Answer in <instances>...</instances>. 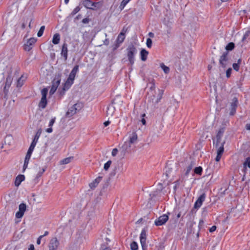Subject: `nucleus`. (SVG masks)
I'll return each instance as SVG.
<instances>
[{
    "instance_id": "nucleus-1",
    "label": "nucleus",
    "mask_w": 250,
    "mask_h": 250,
    "mask_svg": "<svg viewBox=\"0 0 250 250\" xmlns=\"http://www.w3.org/2000/svg\"><path fill=\"white\" fill-rule=\"evenodd\" d=\"M79 70V65H76L72 70L70 72L69 77L67 79L66 82L64 83L62 90L60 91V94L62 96L64 95V92L66 90H68L71 85L73 83L74 80L75 79L76 74L78 72Z\"/></svg>"
},
{
    "instance_id": "nucleus-2",
    "label": "nucleus",
    "mask_w": 250,
    "mask_h": 250,
    "mask_svg": "<svg viewBox=\"0 0 250 250\" xmlns=\"http://www.w3.org/2000/svg\"><path fill=\"white\" fill-rule=\"evenodd\" d=\"M83 104L78 102L70 107L68 111L66 112L65 117L66 118H70L76 114L83 108Z\"/></svg>"
},
{
    "instance_id": "nucleus-3",
    "label": "nucleus",
    "mask_w": 250,
    "mask_h": 250,
    "mask_svg": "<svg viewBox=\"0 0 250 250\" xmlns=\"http://www.w3.org/2000/svg\"><path fill=\"white\" fill-rule=\"evenodd\" d=\"M164 94V90L162 89H158V94L156 97L154 95L151 97H148V102L154 107L160 102Z\"/></svg>"
},
{
    "instance_id": "nucleus-4",
    "label": "nucleus",
    "mask_w": 250,
    "mask_h": 250,
    "mask_svg": "<svg viewBox=\"0 0 250 250\" xmlns=\"http://www.w3.org/2000/svg\"><path fill=\"white\" fill-rule=\"evenodd\" d=\"M61 76L62 74L61 73H58L55 75V77L52 81L51 88L49 92V94L50 95L53 94L56 91L60 83Z\"/></svg>"
},
{
    "instance_id": "nucleus-5",
    "label": "nucleus",
    "mask_w": 250,
    "mask_h": 250,
    "mask_svg": "<svg viewBox=\"0 0 250 250\" xmlns=\"http://www.w3.org/2000/svg\"><path fill=\"white\" fill-rule=\"evenodd\" d=\"M238 104L237 98L234 96L229 102L228 109L229 111L230 115H234L236 113V109Z\"/></svg>"
},
{
    "instance_id": "nucleus-6",
    "label": "nucleus",
    "mask_w": 250,
    "mask_h": 250,
    "mask_svg": "<svg viewBox=\"0 0 250 250\" xmlns=\"http://www.w3.org/2000/svg\"><path fill=\"white\" fill-rule=\"evenodd\" d=\"M126 50L128 61L132 64L134 62V56L137 53V49L134 45L130 44L128 46Z\"/></svg>"
},
{
    "instance_id": "nucleus-7",
    "label": "nucleus",
    "mask_w": 250,
    "mask_h": 250,
    "mask_svg": "<svg viewBox=\"0 0 250 250\" xmlns=\"http://www.w3.org/2000/svg\"><path fill=\"white\" fill-rule=\"evenodd\" d=\"M48 93V89L44 88L41 91L42 98L39 104V106L42 109L45 108L47 102L46 99V95Z\"/></svg>"
},
{
    "instance_id": "nucleus-8",
    "label": "nucleus",
    "mask_w": 250,
    "mask_h": 250,
    "mask_svg": "<svg viewBox=\"0 0 250 250\" xmlns=\"http://www.w3.org/2000/svg\"><path fill=\"white\" fill-rule=\"evenodd\" d=\"M224 132V129L223 128H220L216 135V146H221L222 145L224 146L225 141L222 140V137Z\"/></svg>"
},
{
    "instance_id": "nucleus-9",
    "label": "nucleus",
    "mask_w": 250,
    "mask_h": 250,
    "mask_svg": "<svg viewBox=\"0 0 250 250\" xmlns=\"http://www.w3.org/2000/svg\"><path fill=\"white\" fill-rule=\"evenodd\" d=\"M168 220V216L167 214H163L156 219L154 224L157 226H162L165 224Z\"/></svg>"
},
{
    "instance_id": "nucleus-10",
    "label": "nucleus",
    "mask_w": 250,
    "mask_h": 250,
    "mask_svg": "<svg viewBox=\"0 0 250 250\" xmlns=\"http://www.w3.org/2000/svg\"><path fill=\"white\" fill-rule=\"evenodd\" d=\"M131 144L128 141H125L121 147L120 150L122 156H124L126 153L130 151Z\"/></svg>"
},
{
    "instance_id": "nucleus-11",
    "label": "nucleus",
    "mask_w": 250,
    "mask_h": 250,
    "mask_svg": "<svg viewBox=\"0 0 250 250\" xmlns=\"http://www.w3.org/2000/svg\"><path fill=\"white\" fill-rule=\"evenodd\" d=\"M36 41L37 39L35 38H31L28 39L26 42L24 44V49L27 51L31 50Z\"/></svg>"
},
{
    "instance_id": "nucleus-12",
    "label": "nucleus",
    "mask_w": 250,
    "mask_h": 250,
    "mask_svg": "<svg viewBox=\"0 0 250 250\" xmlns=\"http://www.w3.org/2000/svg\"><path fill=\"white\" fill-rule=\"evenodd\" d=\"M229 61L228 53L227 52H224L221 56L219 59V63L223 67H226Z\"/></svg>"
},
{
    "instance_id": "nucleus-13",
    "label": "nucleus",
    "mask_w": 250,
    "mask_h": 250,
    "mask_svg": "<svg viewBox=\"0 0 250 250\" xmlns=\"http://www.w3.org/2000/svg\"><path fill=\"white\" fill-rule=\"evenodd\" d=\"M26 209L25 204L21 203L19 206V211L16 213V217L17 218H21L24 215V212Z\"/></svg>"
},
{
    "instance_id": "nucleus-14",
    "label": "nucleus",
    "mask_w": 250,
    "mask_h": 250,
    "mask_svg": "<svg viewBox=\"0 0 250 250\" xmlns=\"http://www.w3.org/2000/svg\"><path fill=\"white\" fill-rule=\"evenodd\" d=\"M59 245V242L57 238H52L49 243L48 247L49 250H56Z\"/></svg>"
},
{
    "instance_id": "nucleus-15",
    "label": "nucleus",
    "mask_w": 250,
    "mask_h": 250,
    "mask_svg": "<svg viewBox=\"0 0 250 250\" xmlns=\"http://www.w3.org/2000/svg\"><path fill=\"white\" fill-rule=\"evenodd\" d=\"M146 230L145 229H143L141 231L140 236V243L143 250H145L146 248Z\"/></svg>"
},
{
    "instance_id": "nucleus-16",
    "label": "nucleus",
    "mask_w": 250,
    "mask_h": 250,
    "mask_svg": "<svg viewBox=\"0 0 250 250\" xmlns=\"http://www.w3.org/2000/svg\"><path fill=\"white\" fill-rule=\"evenodd\" d=\"M128 142L131 144H134L137 143L138 140V136L136 132H129L128 133Z\"/></svg>"
},
{
    "instance_id": "nucleus-17",
    "label": "nucleus",
    "mask_w": 250,
    "mask_h": 250,
    "mask_svg": "<svg viewBox=\"0 0 250 250\" xmlns=\"http://www.w3.org/2000/svg\"><path fill=\"white\" fill-rule=\"evenodd\" d=\"M12 80L13 78L11 75L10 74L8 75L5 82V85L3 89V91L5 94H7L8 92V89L12 83Z\"/></svg>"
},
{
    "instance_id": "nucleus-18",
    "label": "nucleus",
    "mask_w": 250,
    "mask_h": 250,
    "mask_svg": "<svg viewBox=\"0 0 250 250\" xmlns=\"http://www.w3.org/2000/svg\"><path fill=\"white\" fill-rule=\"evenodd\" d=\"M205 198L206 194L205 193H203L201 195L194 204V208H199L202 205L203 202L205 201Z\"/></svg>"
},
{
    "instance_id": "nucleus-19",
    "label": "nucleus",
    "mask_w": 250,
    "mask_h": 250,
    "mask_svg": "<svg viewBox=\"0 0 250 250\" xmlns=\"http://www.w3.org/2000/svg\"><path fill=\"white\" fill-rule=\"evenodd\" d=\"M61 54L63 57L64 61H66L67 59L68 54L67 44L66 42L63 43L62 45Z\"/></svg>"
},
{
    "instance_id": "nucleus-20",
    "label": "nucleus",
    "mask_w": 250,
    "mask_h": 250,
    "mask_svg": "<svg viewBox=\"0 0 250 250\" xmlns=\"http://www.w3.org/2000/svg\"><path fill=\"white\" fill-rule=\"evenodd\" d=\"M216 147L217 148V155L215 158V160L217 162H219L220 160L222 155L224 152V146L221 145V146H216Z\"/></svg>"
},
{
    "instance_id": "nucleus-21",
    "label": "nucleus",
    "mask_w": 250,
    "mask_h": 250,
    "mask_svg": "<svg viewBox=\"0 0 250 250\" xmlns=\"http://www.w3.org/2000/svg\"><path fill=\"white\" fill-rule=\"evenodd\" d=\"M102 177L99 176L96 179H95L92 182L89 184V187L91 189L95 188L97 185L99 184L100 182L101 181Z\"/></svg>"
},
{
    "instance_id": "nucleus-22",
    "label": "nucleus",
    "mask_w": 250,
    "mask_h": 250,
    "mask_svg": "<svg viewBox=\"0 0 250 250\" xmlns=\"http://www.w3.org/2000/svg\"><path fill=\"white\" fill-rule=\"evenodd\" d=\"M162 190V186L161 184H160L159 188H157L156 191H153L149 194V196L151 199H152L153 197L158 196Z\"/></svg>"
},
{
    "instance_id": "nucleus-23",
    "label": "nucleus",
    "mask_w": 250,
    "mask_h": 250,
    "mask_svg": "<svg viewBox=\"0 0 250 250\" xmlns=\"http://www.w3.org/2000/svg\"><path fill=\"white\" fill-rule=\"evenodd\" d=\"M24 179L25 177L23 175H19L15 179V185L18 187Z\"/></svg>"
},
{
    "instance_id": "nucleus-24",
    "label": "nucleus",
    "mask_w": 250,
    "mask_h": 250,
    "mask_svg": "<svg viewBox=\"0 0 250 250\" xmlns=\"http://www.w3.org/2000/svg\"><path fill=\"white\" fill-rule=\"evenodd\" d=\"M125 39V33H124L123 32H121L117 37L116 40L117 44H120V43H122L124 42Z\"/></svg>"
},
{
    "instance_id": "nucleus-25",
    "label": "nucleus",
    "mask_w": 250,
    "mask_h": 250,
    "mask_svg": "<svg viewBox=\"0 0 250 250\" xmlns=\"http://www.w3.org/2000/svg\"><path fill=\"white\" fill-rule=\"evenodd\" d=\"M140 54H141V60L143 61H146V60L147 59V56L148 54V52L147 51H146V49H143L141 51Z\"/></svg>"
},
{
    "instance_id": "nucleus-26",
    "label": "nucleus",
    "mask_w": 250,
    "mask_h": 250,
    "mask_svg": "<svg viewBox=\"0 0 250 250\" xmlns=\"http://www.w3.org/2000/svg\"><path fill=\"white\" fill-rule=\"evenodd\" d=\"M26 79V77H24L23 75H21L17 81V86L19 87H21L23 84Z\"/></svg>"
},
{
    "instance_id": "nucleus-27",
    "label": "nucleus",
    "mask_w": 250,
    "mask_h": 250,
    "mask_svg": "<svg viewBox=\"0 0 250 250\" xmlns=\"http://www.w3.org/2000/svg\"><path fill=\"white\" fill-rule=\"evenodd\" d=\"M60 41V35L59 33H55L53 37L52 42L54 44H58Z\"/></svg>"
},
{
    "instance_id": "nucleus-28",
    "label": "nucleus",
    "mask_w": 250,
    "mask_h": 250,
    "mask_svg": "<svg viewBox=\"0 0 250 250\" xmlns=\"http://www.w3.org/2000/svg\"><path fill=\"white\" fill-rule=\"evenodd\" d=\"M55 120H56V118L54 117V118H52V119H51V120L50 121L49 124V127L46 129V131L47 133H51L52 132L53 129L52 128V126L54 125V124L55 122Z\"/></svg>"
},
{
    "instance_id": "nucleus-29",
    "label": "nucleus",
    "mask_w": 250,
    "mask_h": 250,
    "mask_svg": "<svg viewBox=\"0 0 250 250\" xmlns=\"http://www.w3.org/2000/svg\"><path fill=\"white\" fill-rule=\"evenodd\" d=\"M115 111V108L112 105H110L107 107L106 114L107 116H112Z\"/></svg>"
},
{
    "instance_id": "nucleus-30",
    "label": "nucleus",
    "mask_w": 250,
    "mask_h": 250,
    "mask_svg": "<svg viewBox=\"0 0 250 250\" xmlns=\"http://www.w3.org/2000/svg\"><path fill=\"white\" fill-rule=\"evenodd\" d=\"M83 5L87 8L92 9L90 6L94 5V3L90 0H85L83 1Z\"/></svg>"
},
{
    "instance_id": "nucleus-31",
    "label": "nucleus",
    "mask_w": 250,
    "mask_h": 250,
    "mask_svg": "<svg viewBox=\"0 0 250 250\" xmlns=\"http://www.w3.org/2000/svg\"><path fill=\"white\" fill-rule=\"evenodd\" d=\"M72 157H68L64 158L61 160L60 162L61 165H65L71 162Z\"/></svg>"
},
{
    "instance_id": "nucleus-32",
    "label": "nucleus",
    "mask_w": 250,
    "mask_h": 250,
    "mask_svg": "<svg viewBox=\"0 0 250 250\" xmlns=\"http://www.w3.org/2000/svg\"><path fill=\"white\" fill-rule=\"evenodd\" d=\"M195 165V163L194 162H191L190 165L187 168V170H186V172L185 173V174L186 175H188L189 174V173L190 172V171H191V170L192 169V167H193V166Z\"/></svg>"
},
{
    "instance_id": "nucleus-33",
    "label": "nucleus",
    "mask_w": 250,
    "mask_h": 250,
    "mask_svg": "<svg viewBox=\"0 0 250 250\" xmlns=\"http://www.w3.org/2000/svg\"><path fill=\"white\" fill-rule=\"evenodd\" d=\"M160 66L166 74H168L169 72V68L165 65L164 63H161Z\"/></svg>"
},
{
    "instance_id": "nucleus-34",
    "label": "nucleus",
    "mask_w": 250,
    "mask_h": 250,
    "mask_svg": "<svg viewBox=\"0 0 250 250\" xmlns=\"http://www.w3.org/2000/svg\"><path fill=\"white\" fill-rule=\"evenodd\" d=\"M241 60L239 59L237 63H234L232 65L233 68L236 71H238L239 70V65L241 63Z\"/></svg>"
},
{
    "instance_id": "nucleus-35",
    "label": "nucleus",
    "mask_w": 250,
    "mask_h": 250,
    "mask_svg": "<svg viewBox=\"0 0 250 250\" xmlns=\"http://www.w3.org/2000/svg\"><path fill=\"white\" fill-rule=\"evenodd\" d=\"M42 131V130L41 128H40L38 130V131H37V132L34 136V138L33 140H34L36 142H38L39 138L41 135Z\"/></svg>"
},
{
    "instance_id": "nucleus-36",
    "label": "nucleus",
    "mask_w": 250,
    "mask_h": 250,
    "mask_svg": "<svg viewBox=\"0 0 250 250\" xmlns=\"http://www.w3.org/2000/svg\"><path fill=\"white\" fill-rule=\"evenodd\" d=\"M202 167H196L194 169V172L195 174L201 175L202 173Z\"/></svg>"
},
{
    "instance_id": "nucleus-37",
    "label": "nucleus",
    "mask_w": 250,
    "mask_h": 250,
    "mask_svg": "<svg viewBox=\"0 0 250 250\" xmlns=\"http://www.w3.org/2000/svg\"><path fill=\"white\" fill-rule=\"evenodd\" d=\"M235 46L234 43L233 42H229L227 45L226 46V49L227 50H232L234 49Z\"/></svg>"
},
{
    "instance_id": "nucleus-38",
    "label": "nucleus",
    "mask_w": 250,
    "mask_h": 250,
    "mask_svg": "<svg viewBox=\"0 0 250 250\" xmlns=\"http://www.w3.org/2000/svg\"><path fill=\"white\" fill-rule=\"evenodd\" d=\"M138 248L137 243L133 241L130 244V249L131 250H137Z\"/></svg>"
},
{
    "instance_id": "nucleus-39",
    "label": "nucleus",
    "mask_w": 250,
    "mask_h": 250,
    "mask_svg": "<svg viewBox=\"0 0 250 250\" xmlns=\"http://www.w3.org/2000/svg\"><path fill=\"white\" fill-rule=\"evenodd\" d=\"M44 29H45V26L43 25V26H42L41 27L39 31H38V32L37 33V36L39 37H40L42 35Z\"/></svg>"
},
{
    "instance_id": "nucleus-40",
    "label": "nucleus",
    "mask_w": 250,
    "mask_h": 250,
    "mask_svg": "<svg viewBox=\"0 0 250 250\" xmlns=\"http://www.w3.org/2000/svg\"><path fill=\"white\" fill-rule=\"evenodd\" d=\"M250 35V29H249L243 36L242 41L243 42H245V41L247 39V38Z\"/></svg>"
},
{
    "instance_id": "nucleus-41",
    "label": "nucleus",
    "mask_w": 250,
    "mask_h": 250,
    "mask_svg": "<svg viewBox=\"0 0 250 250\" xmlns=\"http://www.w3.org/2000/svg\"><path fill=\"white\" fill-rule=\"evenodd\" d=\"M112 163V161L109 160L107 161L104 165V169L105 170H107L109 168L111 164Z\"/></svg>"
},
{
    "instance_id": "nucleus-42",
    "label": "nucleus",
    "mask_w": 250,
    "mask_h": 250,
    "mask_svg": "<svg viewBox=\"0 0 250 250\" xmlns=\"http://www.w3.org/2000/svg\"><path fill=\"white\" fill-rule=\"evenodd\" d=\"M45 169H46L45 167L42 168V169H41L39 171L38 174H37L36 178H38L40 177L42 175V174L43 173V172L45 171Z\"/></svg>"
},
{
    "instance_id": "nucleus-43",
    "label": "nucleus",
    "mask_w": 250,
    "mask_h": 250,
    "mask_svg": "<svg viewBox=\"0 0 250 250\" xmlns=\"http://www.w3.org/2000/svg\"><path fill=\"white\" fill-rule=\"evenodd\" d=\"M80 10V8L79 6H77L72 12L71 16H74L77 14Z\"/></svg>"
},
{
    "instance_id": "nucleus-44",
    "label": "nucleus",
    "mask_w": 250,
    "mask_h": 250,
    "mask_svg": "<svg viewBox=\"0 0 250 250\" xmlns=\"http://www.w3.org/2000/svg\"><path fill=\"white\" fill-rule=\"evenodd\" d=\"M152 42L150 38H148L146 40V45L147 47L151 48L152 46Z\"/></svg>"
},
{
    "instance_id": "nucleus-45",
    "label": "nucleus",
    "mask_w": 250,
    "mask_h": 250,
    "mask_svg": "<svg viewBox=\"0 0 250 250\" xmlns=\"http://www.w3.org/2000/svg\"><path fill=\"white\" fill-rule=\"evenodd\" d=\"M244 165L245 166H248L250 168V157L247 158L246 161L244 163Z\"/></svg>"
},
{
    "instance_id": "nucleus-46",
    "label": "nucleus",
    "mask_w": 250,
    "mask_h": 250,
    "mask_svg": "<svg viewBox=\"0 0 250 250\" xmlns=\"http://www.w3.org/2000/svg\"><path fill=\"white\" fill-rule=\"evenodd\" d=\"M232 69L231 68H229L226 71V76L227 78H229L230 76L231 73Z\"/></svg>"
},
{
    "instance_id": "nucleus-47",
    "label": "nucleus",
    "mask_w": 250,
    "mask_h": 250,
    "mask_svg": "<svg viewBox=\"0 0 250 250\" xmlns=\"http://www.w3.org/2000/svg\"><path fill=\"white\" fill-rule=\"evenodd\" d=\"M126 4H127L125 2H124L123 0H122V1L121 3V4L120 5V8L121 10H123Z\"/></svg>"
},
{
    "instance_id": "nucleus-48",
    "label": "nucleus",
    "mask_w": 250,
    "mask_h": 250,
    "mask_svg": "<svg viewBox=\"0 0 250 250\" xmlns=\"http://www.w3.org/2000/svg\"><path fill=\"white\" fill-rule=\"evenodd\" d=\"M118 152V150L117 148H114L112 151V155L113 156H115L117 155Z\"/></svg>"
},
{
    "instance_id": "nucleus-49",
    "label": "nucleus",
    "mask_w": 250,
    "mask_h": 250,
    "mask_svg": "<svg viewBox=\"0 0 250 250\" xmlns=\"http://www.w3.org/2000/svg\"><path fill=\"white\" fill-rule=\"evenodd\" d=\"M204 222L203 220H200L199 223V228H202L204 226Z\"/></svg>"
},
{
    "instance_id": "nucleus-50",
    "label": "nucleus",
    "mask_w": 250,
    "mask_h": 250,
    "mask_svg": "<svg viewBox=\"0 0 250 250\" xmlns=\"http://www.w3.org/2000/svg\"><path fill=\"white\" fill-rule=\"evenodd\" d=\"M102 250H111L110 248L108 247H104V245H102L101 246Z\"/></svg>"
},
{
    "instance_id": "nucleus-51",
    "label": "nucleus",
    "mask_w": 250,
    "mask_h": 250,
    "mask_svg": "<svg viewBox=\"0 0 250 250\" xmlns=\"http://www.w3.org/2000/svg\"><path fill=\"white\" fill-rule=\"evenodd\" d=\"M216 227L215 226H213L209 229V231L210 232H212L216 230Z\"/></svg>"
},
{
    "instance_id": "nucleus-52",
    "label": "nucleus",
    "mask_w": 250,
    "mask_h": 250,
    "mask_svg": "<svg viewBox=\"0 0 250 250\" xmlns=\"http://www.w3.org/2000/svg\"><path fill=\"white\" fill-rule=\"evenodd\" d=\"M31 155L32 154H31L30 153L27 152L25 159L29 160L31 156Z\"/></svg>"
},
{
    "instance_id": "nucleus-53",
    "label": "nucleus",
    "mask_w": 250,
    "mask_h": 250,
    "mask_svg": "<svg viewBox=\"0 0 250 250\" xmlns=\"http://www.w3.org/2000/svg\"><path fill=\"white\" fill-rule=\"evenodd\" d=\"M89 21V19L88 18H84L82 20V22L83 23H88Z\"/></svg>"
},
{
    "instance_id": "nucleus-54",
    "label": "nucleus",
    "mask_w": 250,
    "mask_h": 250,
    "mask_svg": "<svg viewBox=\"0 0 250 250\" xmlns=\"http://www.w3.org/2000/svg\"><path fill=\"white\" fill-rule=\"evenodd\" d=\"M43 237V236H40L37 240V244L40 245L41 244V239Z\"/></svg>"
},
{
    "instance_id": "nucleus-55",
    "label": "nucleus",
    "mask_w": 250,
    "mask_h": 250,
    "mask_svg": "<svg viewBox=\"0 0 250 250\" xmlns=\"http://www.w3.org/2000/svg\"><path fill=\"white\" fill-rule=\"evenodd\" d=\"M37 143V142H36V141H35L34 140H33V141L31 143L30 146L35 147Z\"/></svg>"
},
{
    "instance_id": "nucleus-56",
    "label": "nucleus",
    "mask_w": 250,
    "mask_h": 250,
    "mask_svg": "<svg viewBox=\"0 0 250 250\" xmlns=\"http://www.w3.org/2000/svg\"><path fill=\"white\" fill-rule=\"evenodd\" d=\"M34 246L33 244H30L28 248V250H34Z\"/></svg>"
},
{
    "instance_id": "nucleus-57",
    "label": "nucleus",
    "mask_w": 250,
    "mask_h": 250,
    "mask_svg": "<svg viewBox=\"0 0 250 250\" xmlns=\"http://www.w3.org/2000/svg\"><path fill=\"white\" fill-rule=\"evenodd\" d=\"M104 44L107 45L109 44V42L108 39H105L104 41Z\"/></svg>"
},
{
    "instance_id": "nucleus-58",
    "label": "nucleus",
    "mask_w": 250,
    "mask_h": 250,
    "mask_svg": "<svg viewBox=\"0 0 250 250\" xmlns=\"http://www.w3.org/2000/svg\"><path fill=\"white\" fill-rule=\"evenodd\" d=\"M110 122L109 121H107L104 122V126H107V125H108L110 124Z\"/></svg>"
},
{
    "instance_id": "nucleus-59",
    "label": "nucleus",
    "mask_w": 250,
    "mask_h": 250,
    "mask_svg": "<svg viewBox=\"0 0 250 250\" xmlns=\"http://www.w3.org/2000/svg\"><path fill=\"white\" fill-rule=\"evenodd\" d=\"M11 136H7L5 138V144H6V141L7 140H11Z\"/></svg>"
},
{
    "instance_id": "nucleus-60",
    "label": "nucleus",
    "mask_w": 250,
    "mask_h": 250,
    "mask_svg": "<svg viewBox=\"0 0 250 250\" xmlns=\"http://www.w3.org/2000/svg\"><path fill=\"white\" fill-rule=\"evenodd\" d=\"M148 36H149V37L150 38H154V33H153L152 32H149L148 33Z\"/></svg>"
},
{
    "instance_id": "nucleus-61",
    "label": "nucleus",
    "mask_w": 250,
    "mask_h": 250,
    "mask_svg": "<svg viewBox=\"0 0 250 250\" xmlns=\"http://www.w3.org/2000/svg\"><path fill=\"white\" fill-rule=\"evenodd\" d=\"M141 122L142 123L143 125H145L146 124V121L145 119L143 118L141 120Z\"/></svg>"
},
{
    "instance_id": "nucleus-62",
    "label": "nucleus",
    "mask_w": 250,
    "mask_h": 250,
    "mask_svg": "<svg viewBox=\"0 0 250 250\" xmlns=\"http://www.w3.org/2000/svg\"><path fill=\"white\" fill-rule=\"evenodd\" d=\"M29 160L25 159L24 162V165H28V164L29 163Z\"/></svg>"
},
{
    "instance_id": "nucleus-63",
    "label": "nucleus",
    "mask_w": 250,
    "mask_h": 250,
    "mask_svg": "<svg viewBox=\"0 0 250 250\" xmlns=\"http://www.w3.org/2000/svg\"><path fill=\"white\" fill-rule=\"evenodd\" d=\"M33 151V149L29 148L27 152H28V153H30L31 154H32Z\"/></svg>"
},
{
    "instance_id": "nucleus-64",
    "label": "nucleus",
    "mask_w": 250,
    "mask_h": 250,
    "mask_svg": "<svg viewBox=\"0 0 250 250\" xmlns=\"http://www.w3.org/2000/svg\"><path fill=\"white\" fill-rule=\"evenodd\" d=\"M246 128H247V129H248V130H250V125H249V124H247V125H246Z\"/></svg>"
}]
</instances>
